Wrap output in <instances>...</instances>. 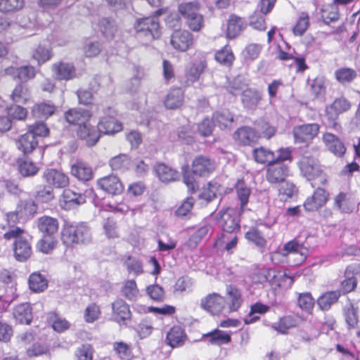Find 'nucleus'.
<instances>
[{
  "instance_id": "f257e3e1",
  "label": "nucleus",
  "mask_w": 360,
  "mask_h": 360,
  "mask_svg": "<svg viewBox=\"0 0 360 360\" xmlns=\"http://www.w3.org/2000/svg\"><path fill=\"white\" fill-rule=\"evenodd\" d=\"M61 240L67 247L88 245L92 240L91 227L86 222L65 221L61 231Z\"/></svg>"
},
{
  "instance_id": "f03ea898",
  "label": "nucleus",
  "mask_w": 360,
  "mask_h": 360,
  "mask_svg": "<svg viewBox=\"0 0 360 360\" xmlns=\"http://www.w3.org/2000/svg\"><path fill=\"white\" fill-rule=\"evenodd\" d=\"M134 27L136 39L143 46L149 45L161 36L160 22L157 17L138 18Z\"/></svg>"
},
{
  "instance_id": "7ed1b4c3",
  "label": "nucleus",
  "mask_w": 360,
  "mask_h": 360,
  "mask_svg": "<svg viewBox=\"0 0 360 360\" xmlns=\"http://www.w3.org/2000/svg\"><path fill=\"white\" fill-rule=\"evenodd\" d=\"M23 229L14 227L4 234L6 240L15 239L13 252L15 259L19 262L26 261L32 255V247L27 238L22 236Z\"/></svg>"
},
{
  "instance_id": "20e7f679",
  "label": "nucleus",
  "mask_w": 360,
  "mask_h": 360,
  "mask_svg": "<svg viewBox=\"0 0 360 360\" xmlns=\"http://www.w3.org/2000/svg\"><path fill=\"white\" fill-rule=\"evenodd\" d=\"M243 212L239 209L231 207H227L219 212L216 221L222 233H233L240 231V215Z\"/></svg>"
},
{
  "instance_id": "39448f33",
  "label": "nucleus",
  "mask_w": 360,
  "mask_h": 360,
  "mask_svg": "<svg viewBox=\"0 0 360 360\" xmlns=\"http://www.w3.org/2000/svg\"><path fill=\"white\" fill-rule=\"evenodd\" d=\"M198 9L199 5L195 2L184 3L179 6V13L193 32H198L203 27V16L198 13Z\"/></svg>"
},
{
  "instance_id": "423d86ee",
  "label": "nucleus",
  "mask_w": 360,
  "mask_h": 360,
  "mask_svg": "<svg viewBox=\"0 0 360 360\" xmlns=\"http://www.w3.org/2000/svg\"><path fill=\"white\" fill-rule=\"evenodd\" d=\"M103 115L100 117L98 123V130L103 134H113L122 129V124L115 116L117 112L112 107L101 106Z\"/></svg>"
},
{
  "instance_id": "0eeeda50",
  "label": "nucleus",
  "mask_w": 360,
  "mask_h": 360,
  "mask_svg": "<svg viewBox=\"0 0 360 360\" xmlns=\"http://www.w3.org/2000/svg\"><path fill=\"white\" fill-rule=\"evenodd\" d=\"M298 166L301 174L308 181L319 178L321 184H324L326 181L316 159L311 157H303L298 162Z\"/></svg>"
},
{
  "instance_id": "6e6552de",
  "label": "nucleus",
  "mask_w": 360,
  "mask_h": 360,
  "mask_svg": "<svg viewBox=\"0 0 360 360\" xmlns=\"http://www.w3.org/2000/svg\"><path fill=\"white\" fill-rule=\"evenodd\" d=\"M290 168L287 164L273 162L267 165L265 170L266 180L272 186L282 184L290 175Z\"/></svg>"
},
{
  "instance_id": "1a4fd4ad",
  "label": "nucleus",
  "mask_w": 360,
  "mask_h": 360,
  "mask_svg": "<svg viewBox=\"0 0 360 360\" xmlns=\"http://www.w3.org/2000/svg\"><path fill=\"white\" fill-rule=\"evenodd\" d=\"M225 298L217 292L210 293L200 300V307L208 314H219L225 308Z\"/></svg>"
},
{
  "instance_id": "9d476101",
  "label": "nucleus",
  "mask_w": 360,
  "mask_h": 360,
  "mask_svg": "<svg viewBox=\"0 0 360 360\" xmlns=\"http://www.w3.org/2000/svg\"><path fill=\"white\" fill-rule=\"evenodd\" d=\"M320 125L317 123L295 126L292 129L295 142L297 143H308L318 135Z\"/></svg>"
},
{
  "instance_id": "9b49d317",
  "label": "nucleus",
  "mask_w": 360,
  "mask_h": 360,
  "mask_svg": "<svg viewBox=\"0 0 360 360\" xmlns=\"http://www.w3.org/2000/svg\"><path fill=\"white\" fill-rule=\"evenodd\" d=\"M249 277L255 283L263 284L268 282L274 285L277 283L276 271L272 268L255 266L251 268Z\"/></svg>"
},
{
  "instance_id": "f8f14e48",
  "label": "nucleus",
  "mask_w": 360,
  "mask_h": 360,
  "mask_svg": "<svg viewBox=\"0 0 360 360\" xmlns=\"http://www.w3.org/2000/svg\"><path fill=\"white\" fill-rule=\"evenodd\" d=\"M193 43V34L187 30H178L173 32L170 44L176 51L184 52L189 49Z\"/></svg>"
},
{
  "instance_id": "ddd939ff",
  "label": "nucleus",
  "mask_w": 360,
  "mask_h": 360,
  "mask_svg": "<svg viewBox=\"0 0 360 360\" xmlns=\"http://www.w3.org/2000/svg\"><path fill=\"white\" fill-rule=\"evenodd\" d=\"M43 178L48 186L55 188H64L69 184V177L61 170L49 168L45 169Z\"/></svg>"
},
{
  "instance_id": "4468645a",
  "label": "nucleus",
  "mask_w": 360,
  "mask_h": 360,
  "mask_svg": "<svg viewBox=\"0 0 360 360\" xmlns=\"http://www.w3.org/2000/svg\"><path fill=\"white\" fill-rule=\"evenodd\" d=\"M329 193L324 188H317L304 201L303 206L307 212H315L326 205Z\"/></svg>"
},
{
  "instance_id": "2eb2a0df",
  "label": "nucleus",
  "mask_w": 360,
  "mask_h": 360,
  "mask_svg": "<svg viewBox=\"0 0 360 360\" xmlns=\"http://www.w3.org/2000/svg\"><path fill=\"white\" fill-rule=\"evenodd\" d=\"M216 168L215 161L204 155H198L192 162V172L200 176H207Z\"/></svg>"
},
{
  "instance_id": "dca6fc26",
  "label": "nucleus",
  "mask_w": 360,
  "mask_h": 360,
  "mask_svg": "<svg viewBox=\"0 0 360 360\" xmlns=\"http://www.w3.org/2000/svg\"><path fill=\"white\" fill-rule=\"evenodd\" d=\"M290 253H300L302 256H305L308 253V249L304 246L303 243H300L297 240L294 239L286 243L282 249V252L276 251L271 254V260L274 263L280 262L281 256L285 257Z\"/></svg>"
},
{
  "instance_id": "f3484780",
  "label": "nucleus",
  "mask_w": 360,
  "mask_h": 360,
  "mask_svg": "<svg viewBox=\"0 0 360 360\" xmlns=\"http://www.w3.org/2000/svg\"><path fill=\"white\" fill-rule=\"evenodd\" d=\"M98 186L108 194L116 195L120 194L124 186L117 176L109 175L101 178L97 181Z\"/></svg>"
},
{
  "instance_id": "a211bd4d",
  "label": "nucleus",
  "mask_w": 360,
  "mask_h": 360,
  "mask_svg": "<svg viewBox=\"0 0 360 360\" xmlns=\"http://www.w3.org/2000/svg\"><path fill=\"white\" fill-rule=\"evenodd\" d=\"M207 67L205 60L194 59L186 68V86H190L198 81Z\"/></svg>"
},
{
  "instance_id": "6ab92c4d",
  "label": "nucleus",
  "mask_w": 360,
  "mask_h": 360,
  "mask_svg": "<svg viewBox=\"0 0 360 360\" xmlns=\"http://www.w3.org/2000/svg\"><path fill=\"white\" fill-rule=\"evenodd\" d=\"M77 134L78 137L86 142L89 146H94L100 139V131L98 127L91 125L86 122L78 127Z\"/></svg>"
},
{
  "instance_id": "aec40b11",
  "label": "nucleus",
  "mask_w": 360,
  "mask_h": 360,
  "mask_svg": "<svg viewBox=\"0 0 360 360\" xmlns=\"http://www.w3.org/2000/svg\"><path fill=\"white\" fill-rule=\"evenodd\" d=\"M62 206L65 210L75 209L86 202V196L71 189H65L63 193Z\"/></svg>"
},
{
  "instance_id": "412c9836",
  "label": "nucleus",
  "mask_w": 360,
  "mask_h": 360,
  "mask_svg": "<svg viewBox=\"0 0 360 360\" xmlns=\"http://www.w3.org/2000/svg\"><path fill=\"white\" fill-rule=\"evenodd\" d=\"M91 117L89 110L81 108H72L65 112L66 121L71 124H84Z\"/></svg>"
},
{
  "instance_id": "4be33fe9",
  "label": "nucleus",
  "mask_w": 360,
  "mask_h": 360,
  "mask_svg": "<svg viewBox=\"0 0 360 360\" xmlns=\"http://www.w3.org/2000/svg\"><path fill=\"white\" fill-rule=\"evenodd\" d=\"M112 319L118 323H124L131 319L129 306L122 300H117L112 304Z\"/></svg>"
},
{
  "instance_id": "5701e85b",
  "label": "nucleus",
  "mask_w": 360,
  "mask_h": 360,
  "mask_svg": "<svg viewBox=\"0 0 360 360\" xmlns=\"http://www.w3.org/2000/svg\"><path fill=\"white\" fill-rule=\"evenodd\" d=\"M248 25L244 18L232 14L227 22L226 37L229 39H235Z\"/></svg>"
},
{
  "instance_id": "b1692460",
  "label": "nucleus",
  "mask_w": 360,
  "mask_h": 360,
  "mask_svg": "<svg viewBox=\"0 0 360 360\" xmlns=\"http://www.w3.org/2000/svg\"><path fill=\"white\" fill-rule=\"evenodd\" d=\"M234 139L240 144L250 146L255 143L259 137L257 132L252 127H242L234 133Z\"/></svg>"
},
{
  "instance_id": "393cba45",
  "label": "nucleus",
  "mask_w": 360,
  "mask_h": 360,
  "mask_svg": "<svg viewBox=\"0 0 360 360\" xmlns=\"http://www.w3.org/2000/svg\"><path fill=\"white\" fill-rule=\"evenodd\" d=\"M154 171L159 180L165 184L175 181L179 178L177 171L165 163L158 162L154 166Z\"/></svg>"
},
{
  "instance_id": "a878e982",
  "label": "nucleus",
  "mask_w": 360,
  "mask_h": 360,
  "mask_svg": "<svg viewBox=\"0 0 360 360\" xmlns=\"http://www.w3.org/2000/svg\"><path fill=\"white\" fill-rule=\"evenodd\" d=\"M17 148L21 151L24 155L32 153L38 146V141L32 133H25L19 136L15 141Z\"/></svg>"
},
{
  "instance_id": "bb28decb",
  "label": "nucleus",
  "mask_w": 360,
  "mask_h": 360,
  "mask_svg": "<svg viewBox=\"0 0 360 360\" xmlns=\"http://www.w3.org/2000/svg\"><path fill=\"white\" fill-rule=\"evenodd\" d=\"M37 226L43 236H54L58 230L59 223L56 218L44 215L37 219Z\"/></svg>"
},
{
  "instance_id": "cd10ccee",
  "label": "nucleus",
  "mask_w": 360,
  "mask_h": 360,
  "mask_svg": "<svg viewBox=\"0 0 360 360\" xmlns=\"http://www.w3.org/2000/svg\"><path fill=\"white\" fill-rule=\"evenodd\" d=\"M323 140L328 150L338 157H342L346 151L344 143L338 136L331 134L326 133L323 136Z\"/></svg>"
},
{
  "instance_id": "c85d7f7f",
  "label": "nucleus",
  "mask_w": 360,
  "mask_h": 360,
  "mask_svg": "<svg viewBox=\"0 0 360 360\" xmlns=\"http://www.w3.org/2000/svg\"><path fill=\"white\" fill-rule=\"evenodd\" d=\"M5 73L13 75V77L19 79L22 82H25L34 78L36 72L34 67L25 65L20 68L8 67L5 69Z\"/></svg>"
},
{
  "instance_id": "c756f323",
  "label": "nucleus",
  "mask_w": 360,
  "mask_h": 360,
  "mask_svg": "<svg viewBox=\"0 0 360 360\" xmlns=\"http://www.w3.org/2000/svg\"><path fill=\"white\" fill-rule=\"evenodd\" d=\"M241 101L245 108L255 110L262 100V93L255 89H246L241 95Z\"/></svg>"
},
{
  "instance_id": "7c9ffc66",
  "label": "nucleus",
  "mask_w": 360,
  "mask_h": 360,
  "mask_svg": "<svg viewBox=\"0 0 360 360\" xmlns=\"http://www.w3.org/2000/svg\"><path fill=\"white\" fill-rule=\"evenodd\" d=\"M13 316L18 323L29 325L33 319L30 304L25 302L16 306L13 311Z\"/></svg>"
},
{
  "instance_id": "2f4dec72",
  "label": "nucleus",
  "mask_w": 360,
  "mask_h": 360,
  "mask_svg": "<svg viewBox=\"0 0 360 360\" xmlns=\"http://www.w3.org/2000/svg\"><path fill=\"white\" fill-rule=\"evenodd\" d=\"M71 174L82 181H88L93 178L92 168L82 161H77L72 165Z\"/></svg>"
},
{
  "instance_id": "473e14b6",
  "label": "nucleus",
  "mask_w": 360,
  "mask_h": 360,
  "mask_svg": "<svg viewBox=\"0 0 360 360\" xmlns=\"http://www.w3.org/2000/svg\"><path fill=\"white\" fill-rule=\"evenodd\" d=\"M233 122L234 116L227 109L217 110L213 113L212 122L221 129L231 127Z\"/></svg>"
},
{
  "instance_id": "72a5a7b5",
  "label": "nucleus",
  "mask_w": 360,
  "mask_h": 360,
  "mask_svg": "<svg viewBox=\"0 0 360 360\" xmlns=\"http://www.w3.org/2000/svg\"><path fill=\"white\" fill-rule=\"evenodd\" d=\"M184 92L181 88L171 89L165 97L164 103L167 109H176L183 104Z\"/></svg>"
},
{
  "instance_id": "f704fd0d",
  "label": "nucleus",
  "mask_w": 360,
  "mask_h": 360,
  "mask_svg": "<svg viewBox=\"0 0 360 360\" xmlns=\"http://www.w3.org/2000/svg\"><path fill=\"white\" fill-rule=\"evenodd\" d=\"M53 71L59 80H69L75 77V68L71 63H59L53 64Z\"/></svg>"
},
{
  "instance_id": "c9c22d12",
  "label": "nucleus",
  "mask_w": 360,
  "mask_h": 360,
  "mask_svg": "<svg viewBox=\"0 0 360 360\" xmlns=\"http://www.w3.org/2000/svg\"><path fill=\"white\" fill-rule=\"evenodd\" d=\"M186 335L184 330L180 326H173L167 333L166 336V343L172 347H176L183 345Z\"/></svg>"
},
{
  "instance_id": "e433bc0d",
  "label": "nucleus",
  "mask_w": 360,
  "mask_h": 360,
  "mask_svg": "<svg viewBox=\"0 0 360 360\" xmlns=\"http://www.w3.org/2000/svg\"><path fill=\"white\" fill-rule=\"evenodd\" d=\"M234 186L236 193L240 201L239 210L244 212L245 207L249 202L251 190L243 179H238Z\"/></svg>"
},
{
  "instance_id": "4c0bfd02",
  "label": "nucleus",
  "mask_w": 360,
  "mask_h": 360,
  "mask_svg": "<svg viewBox=\"0 0 360 360\" xmlns=\"http://www.w3.org/2000/svg\"><path fill=\"white\" fill-rule=\"evenodd\" d=\"M226 292L227 297L225 301L226 304L228 306L229 311H237L243 302L240 291L235 287L229 285L226 288Z\"/></svg>"
},
{
  "instance_id": "58836bf2",
  "label": "nucleus",
  "mask_w": 360,
  "mask_h": 360,
  "mask_svg": "<svg viewBox=\"0 0 360 360\" xmlns=\"http://www.w3.org/2000/svg\"><path fill=\"white\" fill-rule=\"evenodd\" d=\"M202 340L212 345H221L229 343L231 338L229 333L219 329H215L205 335H203Z\"/></svg>"
},
{
  "instance_id": "ea45409f",
  "label": "nucleus",
  "mask_w": 360,
  "mask_h": 360,
  "mask_svg": "<svg viewBox=\"0 0 360 360\" xmlns=\"http://www.w3.org/2000/svg\"><path fill=\"white\" fill-rule=\"evenodd\" d=\"M357 72L350 68H340L335 71L336 80L343 86H347L357 78Z\"/></svg>"
},
{
  "instance_id": "a19ab883",
  "label": "nucleus",
  "mask_w": 360,
  "mask_h": 360,
  "mask_svg": "<svg viewBox=\"0 0 360 360\" xmlns=\"http://www.w3.org/2000/svg\"><path fill=\"white\" fill-rule=\"evenodd\" d=\"M299 319L293 315H288L281 317L277 323L272 325V328L281 334H285L288 330L297 326Z\"/></svg>"
},
{
  "instance_id": "79ce46f5",
  "label": "nucleus",
  "mask_w": 360,
  "mask_h": 360,
  "mask_svg": "<svg viewBox=\"0 0 360 360\" xmlns=\"http://www.w3.org/2000/svg\"><path fill=\"white\" fill-rule=\"evenodd\" d=\"M252 155L255 160L260 164L267 165L275 161V153L264 147L255 148Z\"/></svg>"
},
{
  "instance_id": "37998d69",
  "label": "nucleus",
  "mask_w": 360,
  "mask_h": 360,
  "mask_svg": "<svg viewBox=\"0 0 360 360\" xmlns=\"http://www.w3.org/2000/svg\"><path fill=\"white\" fill-rule=\"evenodd\" d=\"M17 163L19 172L23 176H34L39 170L36 165L27 157L18 158Z\"/></svg>"
},
{
  "instance_id": "c03bdc74",
  "label": "nucleus",
  "mask_w": 360,
  "mask_h": 360,
  "mask_svg": "<svg viewBox=\"0 0 360 360\" xmlns=\"http://www.w3.org/2000/svg\"><path fill=\"white\" fill-rule=\"evenodd\" d=\"M245 238L248 242L252 243L259 249H263L266 246L267 241L262 232L255 227L250 229L245 233Z\"/></svg>"
},
{
  "instance_id": "a18cd8bd",
  "label": "nucleus",
  "mask_w": 360,
  "mask_h": 360,
  "mask_svg": "<svg viewBox=\"0 0 360 360\" xmlns=\"http://www.w3.org/2000/svg\"><path fill=\"white\" fill-rule=\"evenodd\" d=\"M247 86L245 79L243 76L238 75L231 79H229L226 86V90L232 95L237 96L243 94Z\"/></svg>"
},
{
  "instance_id": "49530a36",
  "label": "nucleus",
  "mask_w": 360,
  "mask_h": 360,
  "mask_svg": "<svg viewBox=\"0 0 360 360\" xmlns=\"http://www.w3.org/2000/svg\"><path fill=\"white\" fill-rule=\"evenodd\" d=\"M321 17L326 25L338 21L340 18L338 8L333 4L324 6L321 9Z\"/></svg>"
},
{
  "instance_id": "de8ad7c7",
  "label": "nucleus",
  "mask_w": 360,
  "mask_h": 360,
  "mask_svg": "<svg viewBox=\"0 0 360 360\" xmlns=\"http://www.w3.org/2000/svg\"><path fill=\"white\" fill-rule=\"evenodd\" d=\"M131 161L124 154H120L110 160V166L112 170L124 172L131 167Z\"/></svg>"
},
{
  "instance_id": "09e8293b",
  "label": "nucleus",
  "mask_w": 360,
  "mask_h": 360,
  "mask_svg": "<svg viewBox=\"0 0 360 360\" xmlns=\"http://www.w3.org/2000/svg\"><path fill=\"white\" fill-rule=\"evenodd\" d=\"M194 202L195 200L193 197H187L175 210L174 214L181 219H189L192 215L191 210Z\"/></svg>"
},
{
  "instance_id": "8fccbe9b",
  "label": "nucleus",
  "mask_w": 360,
  "mask_h": 360,
  "mask_svg": "<svg viewBox=\"0 0 360 360\" xmlns=\"http://www.w3.org/2000/svg\"><path fill=\"white\" fill-rule=\"evenodd\" d=\"M340 296V291L326 292L318 299V304L322 310H328L333 304L338 300Z\"/></svg>"
},
{
  "instance_id": "3c124183",
  "label": "nucleus",
  "mask_w": 360,
  "mask_h": 360,
  "mask_svg": "<svg viewBox=\"0 0 360 360\" xmlns=\"http://www.w3.org/2000/svg\"><path fill=\"white\" fill-rule=\"evenodd\" d=\"M212 231L210 225H204L198 229L189 238L187 245L190 248H195L202 238L206 237Z\"/></svg>"
},
{
  "instance_id": "603ef678",
  "label": "nucleus",
  "mask_w": 360,
  "mask_h": 360,
  "mask_svg": "<svg viewBox=\"0 0 360 360\" xmlns=\"http://www.w3.org/2000/svg\"><path fill=\"white\" fill-rule=\"evenodd\" d=\"M219 184L217 183L209 182L206 187L198 194V199L205 201L206 203L212 202L217 198Z\"/></svg>"
},
{
  "instance_id": "864d4df0",
  "label": "nucleus",
  "mask_w": 360,
  "mask_h": 360,
  "mask_svg": "<svg viewBox=\"0 0 360 360\" xmlns=\"http://www.w3.org/2000/svg\"><path fill=\"white\" fill-rule=\"evenodd\" d=\"M98 27L103 36L106 38L107 40L112 39L117 31L115 22L106 18L100 20Z\"/></svg>"
},
{
  "instance_id": "5fc2aeb1",
  "label": "nucleus",
  "mask_w": 360,
  "mask_h": 360,
  "mask_svg": "<svg viewBox=\"0 0 360 360\" xmlns=\"http://www.w3.org/2000/svg\"><path fill=\"white\" fill-rule=\"evenodd\" d=\"M36 200L40 202H49L54 198L53 189L49 186H39L34 192Z\"/></svg>"
},
{
  "instance_id": "6e6d98bb",
  "label": "nucleus",
  "mask_w": 360,
  "mask_h": 360,
  "mask_svg": "<svg viewBox=\"0 0 360 360\" xmlns=\"http://www.w3.org/2000/svg\"><path fill=\"white\" fill-rule=\"evenodd\" d=\"M29 286L33 292H41L47 287L46 280L39 273H33L29 278Z\"/></svg>"
},
{
  "instance_id": "4d7b16f0",
  "label": "nucleus",
  "mask_w": 360,
  "mask_h": 360,
  "mask_svg": "<svg viewBox=\"0 0 360 360\" xmlns=\"http://www.w3.org/2000/svg\"><path fill=\"white\" fill-rule=\"evenodd\" d=\"M56 110V107L50 103H41L34 106L33 114L41 118H47L52 115Z\"/></svg>"
},
{
  "instance_id": "13d9d810",
  "label": "nucleus",
  "mask_w": 360,
  "mask_h": 360,
  "mask_svg": "<svg viewBox=\"0 0 360 360\" xmlns=\"http://www.w3.org/2000/svg\"><path fill=\"white\" fill-rule=\"evenodd\" d=\"M345 276V278L341 282V290L346 294L356 288L357 281L349 267L346 269Z\"/></svg>"
},
{
  "instance_id": "bf43d9fd",
  "label": "nucleus",
  "mask_w": 360,
  "mask_h": 360,
  "mask_svg": "<svg viewBox=\"0 0 360 360\" xmlns=\"http://www.w3.org/2000/svg\"><path fill=\"white\" fill-rule=\"evenodd\" d=\"M215 59L219 63L230 66L234 59V56L229 46H225L215 53Z\"/></svg>"
},
{
  "instance_id": "052dcab7",
  "label": "nucleus",
  "mask_w": 360,
  "mask_h": 360,
  "mask_svg": "<svg viewBox=\"0 0 360 360\" xmlns=\"http://www.w3.org/2000/svg\"><path fill=\"white\" fill-rule=\"evenodd\" d=\"M218 243L221 246L223 245L226 251H231L238 244L237 233H221V237L219 238Z\"/></svg>"
},
{
  "instance_id": "680f3d73",
  "label": "nucleus",
  "mask_w": 360,
  "mask_h": 360,
  "mask_svg": "<svg viewBox=\"0 0 360 360\" xmlns=\"http://www.w3.org/2000/svg\"><path fill=\"white\" fill-rule=\"evenodd\" d=\"M49 351V347L46 342L37 341L27 349V354L30 357H33L46 354Z\"/></svg>"
},
{
  "instance_id": "e2e57ef3",
  "label": "nucleus",
  "mask_w": 360,
  "mask_h": 360,
  "mask_svg": "<svg viewBox=\"0 0 360 360\" xmlns=\"http://www.w3.org/2000/svg\"><path fill=\"white\" fill-rule=\"evenodd\" d=\"M309 25V15L305 13L302 12L295 25L293 27V33L295 35L297 36H302L307 30L308 27Z\"/></svg>"
},
{
  "instance_id": "0e129e2a",
  "label": "nucleus",
  "mask_w": 360,
  "mask_h": 360,
  "mask_svg": "<svg viewBox=\"0 0 360 360\" xmlns=\"http://www.w3.org/2000/svg\"><path fill=\"white\" fill-rule=\"evenodd\" d=\"M264 14L255 11L249 18V25L255 30L264 31L266 29Z\"/></svg>"
},
{
  "instance_id": "69168bd1",
  "label": "nucleus",
  "mask_w": 360,
  "mask_h": 360,
  "mask_svg": "<svg viewBox=\"0 0 360 360\" xmlns=\"http://www.w3.org/2000/svg\"><path fill=\"white\" fill-rule=\"evenodd\" d=\"M279 186L278 188V194L279 195L285 198V200L287 198H292L294 194L297 193V188L296 186L291 181L284 180L283 182L281 184H278Z\"/></svg>"
},
{
  "instance_id": "338daca9",
  "label": "nucleus",
  "mask_w": 360,
  "mask_h": 360,
  "mask_svg": "<svg viewBox=\"0 0 360 360\" xmlns=\"http://www.w3.org/2000/svg\"><path fill=\"white\" fill-rule=\"evenodd\" d=\"M56 243L54 236H43V238L38 242L37 248L43 253L48 254L54 249Z\"/></svg>"
},
{
  "instance_id": "774afa93",
  "label": "nucleus",
  "mask_w": 360,
  "mask_h": 360,
  "mask_svg": "<svg viewBox=\"0 0 360 360\" xmlns=\"http://www.w3.org/2000/svg\"><path fill=\"white\" fill-rule=\"evenodd\" d=\"M330 109L335 110L340 115L348 111L351 108L350 101L343 96L336 98L330 105Z\"/></svg>"
}]
</instances>
